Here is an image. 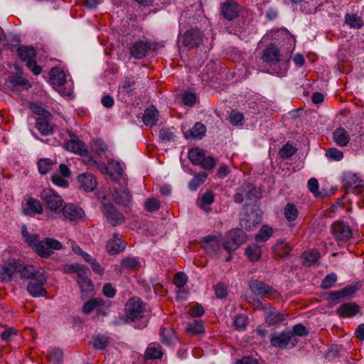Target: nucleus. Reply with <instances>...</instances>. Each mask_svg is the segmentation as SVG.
<instances>
[{
  "instance_id": "1",
  "label": "nucleus",
  "mask_w": 364,
  "mask_h": 364,
  "mask_svg": "<svg viewBox=\"0 0 364 364\" xmlns=\"http://www.w3.org/2000/svg\"><path fill=\"white\" fill-rule=\"evenodd\" d=\"M244 210V213L240 217V225L242 228L251 230L262 222V211L256 205L245 203Z\"/></svg>"
},
{
  "instance_id": "2",
  "label": "nucleus",
  "mask_w": 364,
  "mask_h": 364,
  "mask_svg": "<svg viewBox=\"0 0 364 364\" xmlns=\"http://www.w3.org/2000/svg\"><path fill=\"white\" fill-rule=\"evenodd\" d=\"M17 53L19 58L26 63V67L32 71V73L38 75L41 74L42 68L37 65L36 60V51L31 46H20L17 49Z\"/></svg>"
},
{
  "instance_id": "3",
  "label": "nucleus",
  "mask_w": 364,
  "mask_h": 364,
  "mask_svg": "<svg viewBox=\"0 0 364 364\" xmlns=\"http://www.w3.org/2000/svg\"><path fill=\"white\" fill-rule=\"evenodd\" d=\"M124 309L126 321L132 322L143 317L146 305L140 297H131L126 303Z\"/></svg>"
},
{
  "instance_id": "4",
  "label": "nucleus",
  "mask_w": 364,
  "mask_h": 364,
  "mask_svg": "<svg viewBox=\"0 0 364 364\" xmlns=\"http://www.w3.org/2000/svg\"><path fill=\"white\" fill-rule=\"evenodd\" d=\"M298 342V338L294 336L290 331L272 334L270 338L271 345L282 349H291Z\"/></svg>"
},
{
  "instance_id": "5",
  "label": "nucleus",
  "mask_w": 364,
  "mask_h": 364,
  "mask_svg": "<svg viewBox=\"0 0 364 364\" xmlns=\"http://www.w3.org/2000/svg\"><path fill=\"white\" fill-rule=\"evenodd\" d=\"M205 39L207 40L203 32L198 28L188 29L180 38L183 46L188 50L198 48L203 44Z\"/></svg>"
},
{
  "instance_id": "6",
  "label": "nucleus",
  "mask_w": 364,
  "mask_h": 364,
  "mask_svg": "<svg viewBox=\"0 0 364 364\" xmlns=\"http://www.w3.org/2000/svg\"><path fill=\"white\" fill-rule=\"evenodd\" d=\"M261 193L252 183H245L238 188L233 196L234 201L236 203H242L252 201L254 198H259Z\"/></svg>"
},
{
  "instance_id": "7",
  "label": "nucleus",
  "mask_w": 364,
  "mask_h": 364,
  "mask_svg": "<svg viewBox=\"0 0 364 364\" xmlns=\"http://www.w3.org/2000/svg\"><path fill=\"white\" fill-rule=\"evenodd\" d=\"M246 240L247 235L242 229H233L228 232L226 239L223 243V247L228 252L234 251L245 243Z\"/></svg>"
},
{
  "instance_id": "8",
  "label": "nucleus",
  "mask_w": 364,
  "mask_h": 364,
  "mask_svg": "<svg viewBox=\"0 0 364 364\" xmlns=\"http://www.w3.org/2000/svg\"><path fill=\"white\" fill-rule=\"evenodd\" d=\"M343 183L347 194L352 193L355 195H360L364 191L363 181L359 178L355 173H345L343 178Z\"/></svg>"
},
{
  "instance_id": "9",
  "label": "nucleus",
  "mask_w": 364,
  "mask_h": 364,
  "mask_svg": "<svg viewBox=\"0 0 364 364\" xmlns=\"http://www.w3.org/2000/svg\"><path fill=\"white\" fill-rule=\"evenodd\" d=\"M62 247L63 245L58 240L54 238L46 237L41 241L34 252L41 257L48 258L55 250H61Z\"/></svg>"
},
{
  "instance_id": "10",
  "label": "nucleus",
  "mask_w": 364,
  "mask_h": 364,
  "mask_svg": "<svg viewBox=\"0 0 364 364\" xmlns=\"http://www.w3.org/2000/svg\"><path fill=\"white\" fill-rule=\"evenodd\" d=\"M14 264L15 275L19 274L21 278L31 279L33 280L44 273L41 269L32 265H24L20 260L15 259H14Z\"/></svg>"
},
{
  "instance_id": "11",
  "label": "nucleus",
  "mask_w": 364,
  "mask_h": 364,
  "mask_svg": "<svg viewBox=\"0 0 364 364\" xmlns=\"http://www.w3.org/2000/svg\"><path fill=\"white\" fill-rule=\"evenodd\" d=\"M41 198L47 208L52 211L57 210L63 205V198L51 188H44L41 193Z\"/></svg>"
},
{
  "instance_id": "12",
  "label": "nucleus",
  "mask_w": 364,
  "mask_h": 364,
  "mask_svg": "<svg viewBox=\"0 0 364 364\" xmlns=\"http://www.w3.org/2000/svg\"><path fill=\"white\" fill-rule=\"evenodd\" d=\"M282 55L279 47L274 43H270L263 51L262 59L263 62L267 63L271 67H274L273 69L276 70V66L281 63Z\"/></svg>"
},
{
  "instance_id": "13",
  "label": "nucleus",
  "mask_w": 364,
  "mask_h": 364,
  "mask_svg": "<svg viewBox=\"0 0 364 364\" xmlns=\"http://www.w3.org/2000/svg\"><path fill=\"white\" fill-rule=\"evenodd\" d=\"M240 14V5L235 0H226L220 4V14L227 21H232Z\"/></svg>"
},
{
  "instance_id": "14",
  "label": "nucleus",
  "mask_w": 364,
  "mask_h": 364,
  "mask_svg": "<svg viewBox=\"0 0 364 364\" xmlns=\"http://www.w3.org/2000/svg\"><path fill=\"white\" fill-rule=\"evenodd\" d=\"M334 237L339 241L346 242L353 237V232L348 223L343 221L334 222L331 228Z\"/></svg>"
},
{
  "instance_id": "15",
  "label": "nucleus",
  "mask_w": 364,
  "mask_h": 364,
  "mask_svg": "<svg viewBox=\"0 0 364 364\" xmlns=\"http://www.w3.org/2000/svg\"><path fill=\"white\" fill-rule=\"evenodd\" d=\"M102 212L112 226H117L124 221V215L111 203L102 204Z\"/></svg>"
},
{
  "instance_id": "16",
  "label": "nucleus",
  "mask_w": 364,
  "mask_h": 364,
  "mask_svg": "<svg viewBox=\"0 0 364 364\" xmlns=\"http://www.w3.org/2000/svg\"><path fill=\"white\" fill-rule=\"evenodd\" d=\"M151 46V42L139 40L130 46L129 53L134 58L141 60L146 56L148 52L152 48Z\"/></svg>"
},
{
  "instance_id": "17",
  "label": "nucleus",
  "mask_w": 364,
  "mask_h": 364,
  "mask_svg": "<svg viewBox=\"0 0 364 364\" xmlns=\"http://www.w3.org/2000/svg\"><path fill=\"white\" fill-rule=\"evenodd\" d=\"M44 273L33 279L27 286V291L31 296H46L47 291L44 287L46 283Z\"/></svg>"
},
{
  "instance_id": "18",
  "label": "nucleus",
  "mask_w": 364,
  "mask_h": 364,
  "mask_svg": "<svg viewBox=\"0 0 364 364\" xmlns=\"http://www.w3.org/2000/svg\"><path fill=\"white\" fill-rule=\"evenodd\" d=\"M63 216L70 221H78L85 215L84 210L74 203H67L62 209Z\"/></svg>"
},
{
  "instance_id": "19",
  "label": "nucleus",
  "mask_w": 364,
  "mask_h": 364,
  "mask_svg": "<svg viewBox=\"0 0 364 364\" xmlns=\"http://www.w3.org/2000/svg\"><path fill=\"white\" fill-rule=\"evenodd\" d=\"M5 85L9 88H11L14 91L20 90L21 87L23 89H28L31 87V84L28 80L16 75L9 77L6 80Z\"/></svg>"
},
{
  "instance_id": "20",
  "label": "nucleus",
  "mask_w": 364,
  "mask_h": 364,
  "mask_svg": "<svg viewBox=\"0 0 364 364\" xmlns=\"http://www.w3.org/2000/svg\"><path fill=\"white\" fill-rule=\"evenodd\" d=\"M249 287L252 293L257 295L276 293V291L271 286L257 279L251 280L249 282Z\"/></svg>"
},
{
  "instance_id": "21",
  "label": "nucleus",
  "mask_w": 364,
  "mask_h": 364,
  "mask_svg": "<svg viewBox=\"0 0 364 364\" xmlns=\"http://www.w3.org/2000/svg\"><path fill=\"white\" fill-rule=\"evenodd\" d=\"M80 187L85 191H92L97 187V181L93 174L84 173L77 176Z\"/></svg>"
},
{
  "instance_id": "22",
  "label": "nucleus",
  "mask_w": 364,
  "mask_h": 364,
  "mask_svg": "<svg viewBox=\"0 0 364 364\" xmlns=\"http://www.w3.org/2000/svg\"><path fill=\"white\" fill-rule=\"evenodd\" d=\"M136 81L134 76L125 77L123 78L118 86V92L119 94L133 95L135 93Z\"/></svg>"
},
{
  "instance_id": "23",
  "label": "nucleus",
  "mask_w": 364,
  "mask_h": 364,
  "mask_svg": "<svg viewBox=\"0 0 364 364\" xmlns=\"http://www.w3.org/2000/svg\"><path fill=\"white\" fill-rule=\"evenodd\" d=\"M112 198L116 203L128 206L131 202L132 196L127 188L122 187L114 189Z\"/></svg>"
},
{
  "instance_id": "24",
  "label": "nucleus",
  "mask_w": 364,
  "mask_h": 364,
  "mask_svg": "<svg viewBox=\"0 0 364 364\" xmlns=\"http://www.w3.org/2000/svg\"><path fill=\"white\" fill-rule=\"evenodd\" d=\"M204 249L207 253L215 255L218 254L223 244L220 245L215 236L208 235L203 238Z\"/></svg>"
},
{
  "instance_id": "25",
  "label": "nucleus",
  "mask_w": 364,
  "mask_h": 364,
  "mask_svg": "<svg viewBox=\"0 0 364 364\" xmlns=\"http://www.w3.org/2000/svg\"><path fill=\"white\" fill-rule=\"evenodd\" d=\"M43 208L41 203L32 197H29L25 206L23 207V213L26 215L31 214H41L43 213Z\"/></svg>"
},
{
  "instance_id": "26",
  "label": "nucleus",
  "mask_w": 364,
  "mask_h": 364,
  "mask_svg": "<svg viewBox=\"0 0 364 364\" xmlns=\"http://www.w3.org/2000/svg\"><path fill=\"white\" fill-rule=\"evenodd\" d=\"M14 259L4 264H0V282H11L15 276Z\"/></svg>"
},
{
  "instance_id": "27",
  "label": "nucleus",
  "mask_w": 364,
  "mask_h": 364,
  "mask_svg": "<svg viewBox=\"0 0 364 364\" xmlns=\"http://www.w3.org/2000/svg\"><path fill=\"white\" fill-rule=\"evenodd\" d=\"M363 287V282L358 281L347 285L339 291H333L328 296H351L360 289Z\"/></svg>"
},
{
  "instance_id": "28",
  "label": "nucleus",
  "mask_w": 364,
  "mask_h": 364,
  "mask_svg": "<svg viewBox=\"0 0 364 364\" xmlns=\"http://www.w3.org/2000/svg\"><path fill=\"white\" fill-rule=\"evenodd\" d=\"M206 133V127L201 122H196L194 126L184 132L186 139H202Z\"/></svg>"
},
{
  "instance_id": "29",
  "label": "nucleus",
  "mask_w": 364,
  "mask_h": 364,
  "mask_svg": "<svg viewBox=\"0 0 364 364\" xmlns=\"http://www.w3.org/2000/svg\"><path fill=\"white\" fill-rule=\"evenodd\" d=\"M106 249L109 255H115L124 250L122 240L118 237V234H113L112 238L106 245Z\"/></svg>"
},
{
  "instance_id": "30",
  "label": "nucleus",
  "mask_w": 364,
  "mask_h": 364,
  "mask_svg": "<svg viewBox=\"0 0 364 364\" xmlns=\"http://www.w3.org/2000/svg\"><path fill=\"white\" fill-rule=\"evenodd\" d=\"M360 311V306L355 303H345L338 309L337 313L343 317H352Z\"/></svg>"
},
{
  "instance_id": "31",
  "label": "nucleus",
  "mask_w": 364,
  "mask_h": 364,
  "mask_svg": "<svg viewBox=\"0 0 364 364\" xmlns=\"http://www.w3.org/2000/svg\"><path fill=\"white\" fill-rule=\"evenodd\" d=\"M21 235L24 242L35 251L36 247L41 242L40 236L38 234H30L25 225L21 227Z\"/></svg>"
},
{
  "instance_id": "32",
  "label": "nucleus",
  "mask_w": 364,
  "mask_h": 364,
  "mask_svg": "<svg viewBox=\"0 0 364 364\" xmlns=\"http://www.w3.org/2000/svg\"><path fill=\"white\" fill-rule=\"evenodd\" d=\"M65 147L68 151L78 154L80 156H85L87 150L85 144L79 139H71L65 143Z\"/></svg>"
},
{
  "instance_id": "33",
  "label": "nucleus",
  "mask_w": 364,
  "mask_h": 364,
  "mask_svg": "<svg viewBox=\"0 0 364 364\" xmlns=\"http://www.w3.org/2000/svg\"><path fill=\"white\" fill-rule=\"evenodd\" d=\"M344 23L350 28L353 29H360L364 26L362 17L356 14H346L344 16Z\"/></svg>"
},
{
  "instance_id": "34",
  "label": "nucleus",
  "mask_w": 364,
  "mask_h": 364,
  "mask_svg": "<svg viewBox=\"0 0 364 364\" xmlns=\"http://www.w3.org/2000/svg\"><path fill=\"white\" fill-rule=\"evenodd\" d=\"M158 117V110L154 107H151L145 109L142 120L146 126L154 127L156 124Z\"/></svg>"
},
{
  "instance_id": "35",
  "label": "nucleus",
  "mask_w": 364,
  "mask_h": 364,
  "mask_svg": "<svg viewBox=\"0 0 364 364\" xmlns=\"http://www.w3.org/2000/svg\"><path fill=\"white\" fill-rule=\"evenodd\" d=\"M274 254L280 258H286L289 255L291 247L284 240H278L273 247Z\"/></svg>"
},
{
  "instance_id": "36",
  "label": "nucleus",
  "mask_w": 364,
  "mask_h": 364,
  "mask_svg": "<svg viewBox=\"0 0 364 364\" xmlns=\"http://www.w3.org/2000/svg\"><path fill=\"white\" fill-rule=\"evenodd\" d=\"M334 141L340 146H345L350 140V136L343 128H337L333 133Z\"/></svg>"
},
{
  "instance_id": "37",
  "label": "nucleus",
  "mask_w": 364,
  "mask_h": 364,
  "mask_svg": "<svg viewBox=\"0 0 364 364\" xmlns=\"http://www.w3.org/2000/svg\"><path fill=\"white\" fill-rule=\"evenodd\" d=\"M50 80L52 84L61 86L65 82V74L58 68H53L50 71Z\"/></svg>"
},
{
  "instance_id": "38",
  "label": "nucleus",
  "mask_w": 364,
  "mask_h": 364,
  "mask_svg": "<svg viewBox=\"0 0 364 364\" xmlns=\"http://www.w3.org/2000/svg\"><path fill=\"white\" fill-rule=\"evenodd\" d=\"M208 174L203 171L195 174L188 183V188L191 191H196L203 183H205Z\"/></svg>"
},
{
  "instance_id": "39",
  "label": "nucleus",
  "mask_w": 364,
  "mask_h": 364,
  "mask_svg": "<svg viewBox=\"0 0 364 364\" xmlns=\"http://www.w3.org/2000/svg\"><path fill=\"white\" fill-rule=\"evenodd\" d=\"M302 257L304 259V264L310 267L314 264L320 258V252L315 250L311 249L303 253Z\"/></svg>"
},
{
  "instance_id": "40",
  "label": "nucleus",
  "mask_w": 364,
  "mask_h": 364,
  "mask_svg": "<svg viewBox=\"0 0 364 364\" xmlns=\"http://www.w3.org/2000/svg\"><path fill=\"white\" fill-rule=\"evenodd\" d=\"M36 127L44 136L53 133V127L46 117H39L36 119Z\"/></svg>"
},
{
  "instance_id": "41",
  "label": "nucleus",
  "mask_w": 364,
  "mask_h": 364,
  "mask_svg": "<svg viewBox=\"0 0 364 364\" xmlns=\"http://www.w3.org/2000/svg\"><path fill=\"white\" fill-rule=\"evenodd\" d=\"M204 156V151L199 148L191 149L188 153V159L193 165H200Z\"/></svg>"
},
{
  "instance_id": "42",
  "label": "nucleus",
  "mask_w": 364,
  "mask_h": 364,
  "mask_svg": "<svg viewBox=\"0 0 364 364\" xmlns=\"http://www.w3.org/2000/svg\"><path fill=\"white\" fill-rule=\"evenodd\" d=\"M298 209L293 203H287L284 208V215L288 222H294L298 218Z\"/></svg>"
},
{
  "instance_id": "43",
  "label": "nucleus",
  "mask_w": 364,
  "mask_h": 364,
  "mask_svg": "<svg viewBox=\"0 0 364 364\" xmlns=\"http://www.w3.org/2000/svg\"><path fill=\"white\" fill-rule=\"evenodd\" d=\"M282 314L273 309L269 311L265 316V321L269 325H274L284 320Z\"/></svg>"
},
{
  "instance_id": "44",
  "label": "nucleus",
  "mask_w": 364,
  "mask_h": 364,
  "mask_svg": "<svg viewBox=\"0 0 364 364\" xmlns=\"http://www.w3.org/2000/svg\"><path fill=\"white\" fill-rule=\"evenodd\" d=\"M63 353L57 348H50L47 352V357L50 362L54 364H62Z\"/></svg>"
},
{
  "instance_id": "45",
  "label": "nucleus",
  "mask_w": 364,
  "mask_h": 364,
  "mask_svg": "<svg viewBox=\"0 0 364 364\" xmlns=\"http://www.w3.org/2000/svg\"><path fill=\"white\" fill-rule=\"evenodd\" d=\"M273 230L271 227L263 225L259 229V232L255 235V241L257 242H266L272 237Z\"/></svg>"
},
{
  "instance_id": "46",
  "label": "nucleus",
  "mask_w": 364,
  "mask_h": 364,
  "mask_svg": "<svg viewBox=\"0 0 364 364\" xmlns=\"http://www.w3.org/2000/svg\"><path fill=\"white\" fill-rule=\"evenodd\" d=\"M163 353L161 346L159 344H152L149 346L145 352V357L147 359L161 358Z\"/></svg>"
},
{
  "instance_id": "47",
  "label": "nucleus",
  "mask_w": 364,
  "mask_h": 364,
  "mask_svg": "<svg viewBox=\"0 0 364 364\" xmlns=\"http://www.w3.org/2000/svg\"><path fill=\"white\" fill-rule=\"evenodd\" d=\"M245 255L250 261H257L261 256V249L255 244L249 245L245 250Z\"/></svg>"
},
{
  "instance_id": "48",
  "label": "nucleus",
  "mask_w": 364,
  "mask_h": 364,
  "mask_svg": "<svg viewBox=\"0 0 364 364\" xmlns=\"http://www.w3.org/2000/svg\"><path fill=\"white\" fill-rule=\"evenodd\" d=\"M55 162L50 159H41L38 161V168L40 173L44 175L48 173L53 168Z\"/></svg>"
},
{
  "instance_id": "49",
  "label": "nucleus",
  "mask_w": 364,
  "mask_h": 364,
  "mask_svg": "<svg viewBox=\"0 0 364 364\" xmlns=\"http://www.w3.org/2000/svg\"><path fill=\"white\" fill-rule=\"evenodd\" d=\"M104 304L105 302L101 298H94L90 299L83 306V312L86 314H88L100 306L104 305Z\"/></svg>"
},
{
  "instance_id": "50",
  "label": "nucleus",
  "mask_w": 364,
  "mask_h": 364,
  "mask_svg": "<svg viewBox=\"0 0 364 364\" xmlns=\"http://www.w3.org/2000/svg\"><path fill=\"white\" fill-rule=\"evenodd\" d=\"M214 202V195L211 191H207L203 193L200 200V208L208 212L210 208L207 206L210 205Z\"/></svg>"
},
{
  "instance_id": "51",
  "label": "nucleus",
  "mask_w": 364,
  "mask_h": 364,
  "mask_svg": "<svg viewBox=\"0 0 364 364\" xmlns=\"http://www.w3.org/2000/svg\"><path fill=\"white\" fill-rule=\"evenodd\" d=\"M77 282L81 289L82 293L92 294L93 283L90 277L77 279Z\"/></svg>"
},
{
  "instance_id": "52",
  "label": "nucleus",
  "mask_w": 364,
  "mask_h": 364,
  "mask_svg": "<svg viewBox=\"0 0 364 364\" xmlns=\"http://www.w3.org/2000/svg\"><path fill=\"white\" fill-rule=\"evenodd\" d=\"M92 346L97 350H104L109 343V339L107 336L97 335L92 338L91 342Z\"/></svg>"
},
{
  "instance_id": "53",
  "label": "nucleus",
  "mask_w": 364,
  "mask_h": 364,
  "mask_svg": "<svg viewBox=\"0 0 364 364\" xmlns=\"http://www.w3.org/2000/svg\"><path fill=\"white\" fill-rule=\"evenodd\" d=\"M121 265L123 268L129 270H136L141 267L140 262L132 257L124 258L121 262Z\"/></svg>"
},
{
  "instance_id": "54",
  "label": "nucleus",
  "mask_w": 364,
  "mask_h": 364,
  "mask_svg": "<svg viewBox=\"0 0 364 364\" xmlns=\"http://www.w3.org/2000/svg\"><path fill=\"white\" fill-rule=\"evenodd\" d=\"M228 120L234 126H241L243 124L244 116L242 113L234 109L230 112Z\"/></svg>"
},
{
  "instance_id": "55",
  "label": "nucleus",
  "mask_w": 364,
  "mask_h": 364,
  "mask_svg": "<svg viewBox=\"0 0 364 364\" xmlns=\"http://www.w3.org/2000/svg\"><path fill=\"white\" fill-rule=\"evenodd\" d=\"M297 149L291 144L287 143L279 150V155L282 159H289L295 154Z\"/></svg>"
},
{
  "instance_id": "56",
  "label": "nucleus",
  "mask_w": 364,
  "mask_h": 364,
  "mask_svg": "<svg viewBox=\"0 0 364 364\" xmlns=\"http://www.w3.org/2000/svg\"><path fill=\"white\" fill-rule=\"evenodd\" d=\"M174 128H162L160 129L159 133V136L161 140L164 141H171L174 140L175 134H174Z\"/></svg>"
},
{
  "instance_id": "57",
  "label": "nucleus",
  "mask_w": 364,
  "mask_h": 364,
  "mask_svg": "<svg viewBox=\"0 0 364 364\" xmlns=\"http://www.w3.org/2000/svg\"><path fill=\"white\" fill-rule=\"evenodd\" d=\"M337 281V275L336 273L328 274L322 280L321 287L327 289L332 287Z\"/></svg>"
},
{
  "instance_id": "58",
  "label": "nucleus",
  "mask_w": 364,
  "mask_h": 364,
  "mask_svg": "<svg viewBox=\"0 0 364 364\" xmlns=\"http://www.w3.org/2000/svg\"><path fill=\"white\" fill-rule=\"evenodd\" d=\"M186 331L193 334H199L204 331L203 323L201 321H194L188 324Z\"/></svg>"
},
{
  "instance_id": "59",
  "label": "nucleus",
  "mask_w": 364,
  "mask_h": 364,
  "mask_svg": "<svg viewBox=\"0 0 364 364\" xmlns=\"http://www.w3.org/2000/svg\"><path fill=\"white\" fill-rule=\"evenodd\" d=\"M187 282L188 277L184 272H179L175 274L173 278V283L178 288L183 287Z\"/></svg>"
},
{
  "instance_id": "60",
  "label": "nucleus",
  "mask_w": 364,
  "mask_h": 364,
  "mask_svg": "<svg viewBox=\"0 0 364 364\" xmlns=\"http://www.w3.org/2000/svg\"><path fill=\"white\" fill-rule=\"evenodd\" d=\"M161 205L159 200L151 198H149L145 202V208L149 212H154L159 209Z\"/></svg>"
},
{
  "instance_id": "61",
  "label": "nucleus",
  "mask_w": 364,
  "mask_h": 364,
  "mask_svg": "<svg viewBox=\"0 0 364 364\" xmlns=\"http://www.w3.org/2000/svg\"><path fill=\"white\" fill-rule=\"evenodd\" d=\"M326 156L330 159L340 161L343 158V153L336 148H331L326 151Z\"/></svg>"
},
{
  "instance_id": "62",
  "label": "nucleus",
  "mask_w": 364,
  "mask_h": 364,
  "mask_svg": "<svg viewBox=\"0 0 364 364\" xmlns=\"http://www.w3.org/2000/svg\"><path fill=\"white\" fill-rule=\"evenodd\" d=\"M247 324V318L243 314L237 315L234 320V326L237 330H244Z\"/></svg>"
},
{
  "instance_id": "63",
  "label": "nucleus",
  "mask_w": 364,
  "mask_h": 364,
  "mask_svg": "<svg viewBox=\"0 0 364 364\" xmlns=\"http://www.w3.org/2000/svg\"><path fill=\"white\" fill-rule=\"evenodd\" d=\"M216 165V161L211 156H204L202 163L200 164L201 167L205 170H211Z\"/></svg>"
},
{
  "instance_id": "64",
  "label": "nucleus",
  "mask_w": 364,
  "mask_h": 364,
  "mask_svg": "<svg viewBox=\"0 0 364 364\" xmlns=\"http://www.w3.org/2000/svg\"><path fill=\"white\" fill-rule=\"evenodd\" d=\"M205 310L201 304H196L191 306L188 311L192 317H200L203 315Z\"/></svg>"
}]
</instances>
